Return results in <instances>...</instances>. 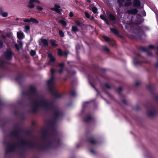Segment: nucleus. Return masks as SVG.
Instances as JSON below:
<instances>
[{"label": "nucleus", "mask_w": 158, "mask_h": 158, "mask_svg": "<svg viewBox=\"0 0 158 158\" xmlns=\"http://www.w3.org/2000/svg\"><path fill=\"white\" fill-rule=\"evenodd\" d=\"M18 146V145L16 143L12 145L9 144L6 147V149L5 151V153H7L13 152L15 148Z\"/></svg>", "instance_id": "nucleus-10"}, {"label": "nucleus", "mask_w": 158, "mask_h": 158, "mask_svg": "<svg viewBox=\"0 0 158 158\" xmlns=\"http://www.w3.org/2000/svg\"><path fill=\"white\" fill-rule=\"evenodd\" d=\"M3 46V42L0 39V49H1Z\"/></svg>", "instance_id": "nucleus-62"}, {"label": "nucleus", "mask_w": 158, "mask_h": 158, "mask_svg": "<svg viewBox=\"0 0 158 158\" xmlns=\"http://www.w3.org/2000/svg\"><path fill=\"white\" fill-rule=\"evenodd\" d=\"M54 105L53 103L52 102H47L46 103V104L45 106H44V107L45 109H49L51 107H52Z\"/></svg>", "instance_id": "nucleus-23"}, {"label": "nucleus", "mask_w": 158, "mask_h": 158, "mask_svg": "<svg viewBox=\"0 0 158 158\" xmlns=\"http://www.w3.org/2000/svg\"><path fill=\"white\" fill-rule=\"evenodd\" d=\"M87 141L92 144L96 145L98 143V142L96 139L95 135H91L87 139Z\"/></svg>", "instance_id": "nucleus-8"}, {"label": "nucleus", "mask_w": 158, "mask_h": 158, "mask_svg": "<svg viewBox=\"0 0 158 158\" xmlns=\"http://www.w3.org/2000/svg\"><path fill=\"white\" fill-rule=\"evenodd\" d=\"M15 127L16 129L10 133V136L15 137L17 139H20L21 138L20 132L22 131L23 130L20 129L18 125H15Z\"/></svg>", "instance_id": "nucleus-5"}, {"label": "nucleus", "mask_w": 158, "mask_h": 158, "mask_svg": "<svg viewBox=\"0 0 158 158\" xmlns=\"http://www.w3.org/2000/svg\"><path fill=\"white\" fill-rule=\"evenodd\" d=\"M146 88L151 94H154V85L153 84L152 85H147Z\"/></svg>", "instance_id": "nucleus-21"}, {"label": "nucleus", "mask_w": 158, "mask_h": 158, "mask_svg": "<svg viewBox=\"0 0 158 158\" xmlns=\"http://www.w3.org/2000/svg\"><path fill=\"white\" fill-rule=\"evenodd\" d=\"M138 58H136L135 59L134 58L133 59V61H134V64L136 65L138 64H141L143 63V62L142 61H136L135 60H137Z\"/></svg>", "instance_id": "nucleus-33"}, {"label": "nucleus", "mask_w": 158, "mask_h": 158, "mask_svg": "<svg viewBox=\"0 0 158 158\" xmlns=\"http://www.w3.org/2000/svg\"><path fill=\"white\" fill-rule=\"evenodd\" d=\"M65 70L67 73L70 75H74L76 73V72L72 69H66Z\"/></svg>", "instance_id": "nucleus-26"}, {"label": "nucleus", "mask_w": 158, "mask_h": 158, "mask_svg": "<svg viewBox=\"0 0 158 158\" xmlns=\"http://www.w3.org/2000/svg\"><path fill=\"white\" fill-rule=\"evenodd\" d=\"M70 95L72 96H74L76 95V93L74 90H73L70 93Z\"/></svg>", "instance_id": "nucleus-48"}, {"label": "nucleus", "mask_w": 158, "mask_h": 158, "mask_svg": "<svg viewBox=\"0 0 158 158\" xmlns=\"http://www.w3.org/2000/svg\"><path fill=\"white\" fill-rule=\"evenodd\" d=\"M138 12L137 9L134 8L131 9L127 10V13L129 15H133L137 14Z\"/></svg>", "instance_id": "nucleus-18"}, {"label": "nucleus", "mask_w": 158, "mask_h": 158, "mask_svg": "<svg viewBox=\"0 0 158 158\" xmlns=\"http://www.w3.org/2000/svg\"><path fill=\"white\" fill-rule=\"evenodd\" d=\"M31 18L29 19H25L23 20V21L25 23H30L31 22Z\"/></svg>", "instance_id": "nucleus-51"}, {"label": "nucleus", "mask_w": 158, "mask_h": 158, "mask_svg": "<svg viewBox=\"0 0 158 158\" xmlns=\"http://www.w3.org/2000/svg\"><path fill=\"white\" fill-rule=\"evenodd\" d=\"M19 143L21 146L27 145L31 149L35 148L39 150H47L53 145V143L51 142H48L47 146H45L44 144L39 145L33 141H27L23 139H20Z\"/></svg>", "instance_id": "nucleus-2"}, {"label": "nucleus", "mask_w": 158, "mask_h": 158, "mask_svg": "<svg viewBox=\"0 0 158 158\" xmlns=\"http://www.w3.org/2000/svg\"><path fill=\"white\" fill-rule=\"evenodd\" d=\"M6 62L4 60L0 61V67L3 69L9 71L8 67L6 65Z\"/></svg>", "instance_id": "nucleus-14"}, {"label": "nucleus", "mask_w": 158, "mask_h": 158, "mask_svg": "<svg viewBox=\"0 0 158 158\" xmlns=\"http://www.w3.org/2000/svg\"><path fill=\"white\" fill-rule=\"evenodd\" d=\"M14 114L16 116H17L19 114V111L17 110H15L14 111Z\"/></svg>", "instance_id": "nucleus-56"}, {"label": "nucleus", "mask_w": 158, "mask_h": 158, "mask_svg": "<svg viewBox=\"0 0 158 158\" xmlns=\"http://www.w3.org/2000/svg\"><path fill=\"white\" fill-rule=\"evenodd\" d=\"M96 71L97 72L98 71H105V69H101L98 66H95L94 67Z\"/></svg>", "instance_id": "nucleus-37"}, {"label": "nucleus", "mask_w": 158, "mask_h": 158, "mask_svg": "<svg viewBox=\"0 0 158 158\" xmlns=\"http://www.w3.org/2000/svg\"><path fill=\"white\" fill-rule=\"evenodd\" d=\"M58 33L60 37H63L64 36V33L62 31L60 30H59Z\"/></svg>", "instance_id": "nucleus-40"}, {"label": "nucleus", "mask_w": 158, "mask_h": 158, "mask_svg": "<svg viewBox=\"0 0 158 158\" xmlns=\"http://www.w3.org/2000/svg\"><path fill=\"white\" fill-rule=\"evenodd\" d=\"M110 31H112L115 35H117L119 33V31L116 28H110Z\"/></svg>", "instance_id": "nucleus-28"}, {"label": "nucleus", "mask_w": 158, "mask_h": 158, "mask_svg": "<svg viewBox=\"0 0 158 158\" xmlns=\"http://www.w3.org/2000/svg\"><path fill=\"white\" fill-rule=\"evenodd\" d=\"M85 17L87 18H89L90 17V15L87 12H85Z\"/></svg>", "instance_id": "nucleus-54"}, {"label": "nucleus", "mask_w": 158, "mask_h": 158, "mask_svg": "<svg viewBox=\"0 0 158 158\" xmlns=\"http://www.w3.org/2000/svg\"><path fill=\"white\" fill-rule=\"evenodd\" d=\"M22 131L24 132L25 134L28 135H30L32 134V131L31 130H23Z\"/></svg>", "instance_id": "nucleus-35"}, {"label": "nucleus", "mask_w": 158, "mask_h": 158, "mask_svg": "<svg viewBox=\"0 0 158 158\" xmlns=\"http://www.w3.org/2000/svg\"><path fill=\"white\" fill-rule=\"evenodd\" d=\"M141 14L142 15V16L143 17H145L146 16V13L145 11L144 10L142 11L141 12Z\"/></svg>", "instance_id": "nucleus-59"}, {"label": "nucleus", "mask_w": 158, "mask_h": 158, "mask_svg": "<svg viewBox=\"0 0 158 158\" xmlns=\"http://www.w3.org/2000/svg\"><path fill=\"white\" fill-rule=\"evenodd\" d=\"M29 92H24L23 93V94L25 95H27L29 97V99L31 98V95L29 93H33L35 94H37V90L36 88L32 85H30L29 87Z\"/></svg>", "instance_id": "nucleus-7"}, {"label": "nucleus", "mask_w": 158, "mask_h": 158, "mask_svg": "<svg viewBox=\"0 0 158 158\" xmlns=\"http://www.w3.org/2000/svg\"><path fill=\"white\" fill-rule=\"evenodd\" d=\"M34 2L38 4L40 3V2L39 0H30L28 2V7L30 9L34 8L35 7L34 4Z\"/></svg>", "instance_id": "nucleus-11"}, {"label": "nucleus", "mask_w": 158, "mask_h": 158, "mask_svg": "<svg viewBox=\"0 0 158 158\" xmlns=\"http://www.w3.org/2000/svg\"><path fill=\"white\" fill-rule=\"evenodd\" d=\"M92 10L94 14H96L97 12L98 9L96 7L94 6L92 8Z\"/></svg>", "instance_id": "nucleus-42"}, {"label": "nucleus", "mask_w": 158, "mask_h": 158, "mask_svg": "<svg viewBox=\"0 0 158 158\" xmlns=\"http://www.w3.org/2000/svg\"><path fill=\"white\" fill-rule=\"evenodd\" d=\"M108 89H110L111 88L110 85L106 83L104 85Z\"/></svg>", "instance_id": "nucleus-60"}, {"label": "nucleus", "mask_w": 158, "mask_h": 158, "mask_svg": "<svg viewBox=\"0 0 158 158\" xmlns=\"http://www.w3.org/2000/svg\"><path fill=\"white\" fill-rule=\"evenodd\" d=\"M154 66L156 68H158V59H157V62L154 64Z\"/></svg>", "instance_id": "nucleus-64"}, {"label": "nucleus", "mask_w": 158, "mask_h": 158, "mask_svg": "<svg viewBox=\"0 0 158 158\" xmlns=\"http://www.w3.org/2000/svg\"><path fill=\"white\" fill-rule=\"evenodd\" d=\"M41 100L39 102H38L39 103V106L40 107H44L47 101L43 96H41Z\"/></svg>", "instance_id": "nucleus-17"}, {"label": "nucleus", "mask_w": 158, "mask_h": 158, "mask_svg": "<svg viewBox=\"0 0 158 158\" xmlns=\"http://www.w3.org/2000/svg\"><path fill=\"white\" fill-rule=\"evenodd\" d=\"M64 70V68H61L60 69H58L57 71L60 73H62Z\"/></svg>", "instance_id": "nucleus-52"}, {"label": "nucleus", "mask_w": 158, "mask_h": 158, "mask_svg": "<svg viewBox=\"0 0 158 158\" xmlns=\"http://www.w3.org/2000/svg\"><path fill=\"white\" fill-rule=\"evenodd\" d=\"M54 77L52 76L51 78L48 81L47 84L48 86L49 91H52L54 89L53 85L54 82Z\"/></svg>", "instance_id": "nucleus-9"}, {"label": "nucleus", "mask_w": 158, "mask_h": 158, "mask_svg": "<svg viewBox=\"0 0 158 158\" xmlns=\"http://www.w3.org/2000/svg\"><path fill=\"white\" fill-rule=\"evenodd\" d=\"M103 37L106 42H110V39L109 37L105 36H103Z\"/></svg>", "instance_id": "nucleus-41"}, {"label": "nucleus", "mask_w": 158, "mask_h": 158, "mask_svg": "<svg viewBox=\"0 0 158 158\" xmlns=\"http://www.w3.org/2000/svg\"><path fill=\"white\" fill-rule=\"evenodd\" d=\"M56 41L55 40L51 39L50 40V43L51 46L52 47H56L58 46V44H56Z\"/></svg>", "instance_id": "nucleus-29"}, {"label": "nucleus", "mask_w": 158, "mask_h": 158, "mask_svg": "<svg viewBox=\"0 0 158 158\" xmlns=\"http://www.w3.org/2000/svg\"><path fill=\"white\" fill-rule=\"evenodd\" d=\"M17 37L20 40L23 39L24 38L23 33V32H18Z\"/></svg>", "instance_id": "nucleus-31"}, {"label": "nucleus", "mask_w": 158, "mask_h": 158, "mask_svg": "<svg viewBox=\"0 0 158 158\" xmlns=\"http://www.w3.org/2000/svg\"><path fill=\"white\" fill-rule=\"evenodd\" d=\"M30 55L32 56H34L36 55V52L34 50H31L30 52Z\"/></svg>", "instance_id": "nucleus-44"}, {"label": "nucleus", "mask_w": 158, "mask_h": 158, "mask_svg": "<svg viewBox=\"0 0 158 158\" xmlns=\"http://www.w3.org/2000/svg\"><path fill=\"white\" fill-rule=\"evenodd\" d=\"M109 17L110 20L111 21H114L116 20V18L115 16L112 13H110L109 15Z\"/></svg>", "instance_id": "nucleus-30"}, {"label": "nucleus", "mask_w": 158, "mask_h": 158, "mask_svg": "<svg viewBox=\"0 0 158 158\" xmlns=\"http://www.w3.org/2000/svg\"><path fill=\"white\" fill-rule=\"evenodd\" d=\"M154 98L155 100L156 101L158 102V95H155L154 97Z\"/></svg>", "instance_id": "nucleus-63"}, {"label": "nucleus", "mask_w": 158, "mask_h": 158, "mask_svg": "<svg viewBox=\"0 0 158 158\" xmlns=\"http://www.w3.org/2000/svg\"><path fill=\"white\" fill-rule=\"evenodd\" d=\"M64 63H58V66L59 67H61L62 68H64Z\"/></svg>", "instance_id": "nucleus-57"}, {"label": "nucleus", "mask_w": 158, "mask_h": 158, "mask_svg": "<svg viewBox=\"0 0 158 158\" xmlns=\"http://www.w3.org/2000/svg\"><path fill=\"white\" fill-rule=\"evenodd\" d=\"M141 5V2L140 0H133V6L135 8L139 7Z\"/></svg>", "instance_id": "nucleus-19"}, {"label": "nucleus", "mask_w": 158, "mask_h": 158, "mask_svg": "<svg viewBox=\"0 0 158 158\" xmlns=\"http://www.w3.org/2000/svg\"><path fill=\"white\" fill-rule=\"evenodd\" d=\"M32 103L33 105L34 106L31 112L35 113L38 111V107H40L39 106V103L37 100H34L32 102Z\"/></svg>", "instance_id": "nucleus-12"}, {"label": "nucleus", "mask_w": 158, "mask_h": 158, "mask_svg": "<svg viewBox=\"0 0 158 158\" xmlns=\"http://www.w3.org/2000/svg\"><path fill=\"white\" fill-rule=\"evenodd\" d=\"M48 129H44L42 130V132L41 138L44 143L45 146H47V143L49 142H51L53 143L52 146L49 147V148H54L56 146H59L60 145V141L58 136L55 134L52 131V133L50 135L51 139H49L50 136L48 132Z\"/></svg>", "instance_id": "nucleus-1"}, {"label": "nucleus", "mask_w": 158, "mask_h": 158, "mask_svg": "<svg viewBox=\"0 0 158 158\" xmlns=\"http://www.w3.org/2000/svg\"><path fill=\"white\" fill-rule=\"evenodd\" d=\"M18 42L19 43V46L21 48L22 47L23 45V42L21 41H18Z\"/></svg>", "instance_id": "nucleus-58"}, {"label": "nucleus", "mask_w": 158, "mask_h": 158, "mask_svg": "<svg viewBox=\"0 0 158 158\" xmlns=\"http://www.w3.org/2000/svg\"><path fill=\"white\" fill-rule=\"evenodd\" d=\"M25 29L26 30L28 31L30 29V27L29 25H27L25 26Z\"/></svg>", "instance_id": "nucleus-61"}, {"label": "nucleus", "mask_w": 158, "mask_h": 158, "mask_svg": "<svg viewBox=\"0 0 158 158\" xmlns=\"http://www.w3.org/2000/svg\"><path fill=\"white\" fill-rule=\"evenodd\" d=\"M49 91L50 92L51 94L56 98H59L62 97V95L58 94L56 92H55L54 90V89H52V91Z\"/></svg>", "instance_id": "nucleus-20"}, {"label": "nucleus", "mask_w": 158, "mask_h": 158, "mask_svg": "<svg viewBox=\"0 0 158 158\" xmlns=\"http://www.w3.org/2000/svg\"><path fill=\"white\" fill-rule=\"evenodd\" d=\"M4 56L8 60H10L12 59L13 52L10 48L6 49L3 52Z\"/></svg>", "instance_id": "nucleus-6"}, {"label": "nucleus", "mask_w": 158, "mask_h": 158, "mask_svg": "<svg viewBox=\"0 0 158 158\" xmlns=\"http://www.w3.org/2000/svg\"><path fill=\"white\" fill-rule=\"evenodd\" d=\"M148 48V49H155V47L154 46L152 45H149L148 48Z\"/></svg>", "instance_id": "nucleus-55"}, {"label": "nucleus", "mask_w": 158, "mask_h": 158, "mask_svg": "<svg viewBox=\"0 0 158 158\" xmlns=\"http://www.w3.org/2000/svg\"><path fill=\"white\" fill-rule=\"evenodd\" d=\"M100 18L102 20H103L104 21L105 20H106V18L103 15H100Z\"/></svg>", "instance_id": "nucleus-53"}, {"label": "nucleus", "mask_w": 158, "mask_h": 158, "mask_svg": "<svg viewBox=\"0 0 158 158\" xmlns=\"http://www.w3.org/2000/svg\"><path fill=\"white\" fill-rule=\"evenodd\" d=\"M48 56L50 58L49 62H54L56 61V59L55 57L53 56L51 53H49L48 54Z\"/></svg>", "instance_id": "nucleus-24"}, {"label": "nucleus", "mask_w": 158, "mask_h": 158, "mask_svg": "<svg viewBox=\"0 0 158 158\" xmlns=\"http://www.w3.org/2000/svg\"><path fill=\"white\" fill-rule=\"evenodd\" d=\"M41 42L44 46L48 47V43L47 40L45 39H41Z\"/></svg>", "instance_id": "nucleus-25"}, {"label": "nucleus", "mask_w": 158, "mask_h": 158, "mask_svg": "<svg viewBox=\"0 0 158 158\" xmlns=\"http://www.w3.org/2000/svg\"><path fill=\"white\" fill-rule=\"evenodd\" d=\"M60 8V6L57 5V8L56 9V12H57L60 14H61V11L62 10L61 9H59Z\"/></svg>", "instance_id": "nucleus-38"}, {"label": "nucleus", "mask_w": 158, "mask_h": 158, "mask_svg": "<svg viewBox=\"0 0 158 158\" xmlns=\"http://www.w3.org/2000/svg\"><path fill=\"white\" fill-rule=\"evenodd\" d=\"M56 71V70L54 69H52V68L51 69L50 72H51V73L52 75V76H54V75Z\"/></svg>", "instance_id": "nucleus-45"}, {"label": "nucleus", "mask_w": 158, "mask_h": 158, "mask_svg": "<svg viewBox=\"0 0 158 158\" xmlns=\"http://www.w3.org/2000/svg\"><path fill=\"white\" fill-rule=\"evenodd\" d=\"M118 6L120 7H123V3L125 1V0H117Z\"/></svg>", "instance_id": "nucleus-32"}, {"label": "nucleus", "mask_w": 158, "mask_h": 158, "mask_svg": "<svg viewBox=\"0 0 158 158\" xmlns=\"http://www.w3.org/2000/svg\"><path fill=\"white\" fill-rule=\"evenodd\" d=\"M137 48L140 51L146 52L148 56H151L152 55V53L151 52H149L148 48H146L145 47H143L141 46H140L138 47Z\"/></svg>", "instance_id": "nucleus-13"}, {"label": "nucleus", "mask_w": 158, "mask_h": 158, "mask_svg": "<svg viewBox=\"0 0 158 158\" xmlns=\"http://www.w3.org/2000/svg\"><path fill=\"white\" fill-rule=\"evenodd\" d=\"M2 17H6L8 16V13L6 12H4L1 15Z\"/></svg>", "instance_id": "nucleus-47"}, {"label": "nucleus", "mask_w": 158, "mask_h": 158, "mask_svg": "<svg viewBox=\"0 0 158 158\" xmlns=\"http://www.w3.org/2000/svg\"><path fill=\"white\" fill-rule=\"evenodd\" d=\"M31 22L37 24L39 23V21L36 19L32 17L31 18Z\"/></svg>", "instance_id": "nucleus-36"}, {"label": "nucleus", "mask_w": 158, "mask_h": 158, "mask_svg": "<svg viewBox=\"0 0 158 158\" xmlns=\"http://www.w3.org/2000/svg\"><path fill=\"white\" fill-rule=\"evenodd\" d=\"M102 49L105 51L108 52L110 51L108 48L106 46H104L102 47Z\"/></svg>", "instance_id": "nucleus-43"}, {"label": "nucleus", "mask_w": 158, "mask_h": 158, "mask_svg": "<svg viewBox=\"0 0 158 158\" xmlns=\"http://www.w3.org/2000/svg\"><path fill=\"white\" fill-rule=\"evenodd\" d=\"M36 9L39 11H42L43 10V8L40 6H36Z\"/></svg>", "instance_id": "nucleus-49"}, {"label": "nucleus", "mask_w": 158, "mask_h": 158, "mask_svg": "<svg viewBox=\"0 0 158 158\" xmlns=\"http://www.w3.org/2000/svg\"><path fill=\"white\" fill-rule=\"evenodd\" d=\"M53 120L49 121L48 122L47 124L48 125L51 127L52 131L55 133L56 132L55 128L56 124L58 119L63 116V114L62 112L57 110H54L53 112Z\"/></svg>", "instance_id": "nucleus-3"}, {"label": "nucleus", "mask_w": 158, "mask_h": 158, "mask_svg": "<svg viewBox=\"0 0 158 158\" xmlns=\"http://www.w3.org/2000/svg\"><path fill=\"white\" fill-rule=\"evenodd\" d=\"M92 119V117L89 114H87V117L83 118V121L85 123H88Z\"/></svg>", "instance_id": "nucleus-22"}, {"label": "nucleus", "mask_w": 158, "mask_h": 158, "mask_svg": "<svg viewBox=\"0 0 158 158\" xmlns=\"http://www.w3.org/2000/svg\"><path fill=\"white\" fill-rule=\"evenodd\" d=\"M122 88L121 87H118L117 89V92L119 94H120L121 92H122Z\"/></svg>", "instance_id": "nucleus-46"}, {"label": "nucleus", "mask_w": 158, "mask_h": 158, "mask_svg": "<svg viewBox=\"0 0 158 158\" xmlns=\"http://www.w3.org/2000/svg\"><path fill=\"white\" fill-rule=\"evenodd\" d=\"M75 23L76 25L81 27H82L84 25L82 22L79 21H75Z\"/></svg>", "instance_id": "nucleus-34"}, {"label": "nucleus", "mask_w": 158, "mask_h": 158, "mask_svg": "<svg viewBox=\"0 0 158 158\" xmlns=\"http://www.w3.org/2000/svg\"><path fill=\"white\" fill-rule=\"evenodd\" d=\"M59 22L62 25H63L64 26H66V25H67V23H66V22L63 19L60 20L59 21Z\"/></svg>", "instance_id": "nucleus-39"}, {"label": "nucleus", "mask_w": 158, "mask_h": 158, "mask_svg": "<svg viewBox=\"0 0 158 158\" xmlns=\"http://www.w3.org/2000/svg\"><path fill=\"white\" fill-rule=\"evenodd\" d=\"M71 31L76 34V33L79 31L78 27L75 26H72V27Z\"/></svg>", "instance_id": "nucleus-27"}, {"label": "nucleus", "mask_w": 158, "mask_h": 158, "mask_svg": "<svg viewBox=\"0 0 158 158\" xmlns=\"http://www.w3.org/2000/svg\"><path fill=\"white\" fill-rule=\"evenodd\" d=\"M147 115L150 117L155 116L157 113V110L154 106L149 104L146 107Z\"/></svg>", "instance_id": "nucleus-4"}, {"label": "nucleus", "mask_w": 158, "mask_h": 158, "mask_svg": "<svg viewBox=\"0 0 158 158\" xmlns=\"http://www.w3.org/2000/svg\"><path fill=\"white\" fill-rule=\"evenodd\" d=\"M14 46L15 48L18 51H19L20 50V48L19 46V45L18 44H14Z\"/></svg>", "instance_id": "nucleus-50"}, {"label": "nucleus", "mask_w": 158, "mask_h": 158, "mask_svg": "<svg viewBox=\"0 0 158 158\" xmlns=\"http://www.w3.org/2000/svg\"><path fill=\"white\" fill-rule=\"evenodd\" d=\"M57 54L60 56H66L67 57L68 54V52L66 51L62 52L61 49L58 48L57 49Z\"/></svg>", "instance_id": "nucleus-15"}, {"label": "nucleus", "mask_w": 158, "mask_h": 158, "mask_svg": "<svg viewBox=\"0 0 158 158\" xmlns=\"http://www.w3.org/2000/svg\"><path fill=\"white\" fill-rule=\"evenodd\" d=\"M23 78V75L19 74L18 75V76L15 78V80L19 85H21L22 82Z\"/></svg>", "instance_id": "nucleus-16"}]
</instances>
